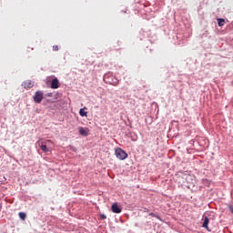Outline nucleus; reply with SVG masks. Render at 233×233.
I'll return each instance as SVG.
<instances>
[{"label": "nucleus", "instance_id": "nucleus-1", "mask_svg": "<svg viewBox=\"0 0 233 233\" xmlns=\"http://www.w3.org/2000/svg\"><path fill=\"white\" fill-rule=\"evenodd\" d=\"M103 79L107 85H113V86H117V85H119V79H117L112 73H106Z\"/></svg>", "mask_w": 233, "mask_h": 233}, {"label": "nucleus", "instance_id": "nucleus-2", "mask_svg": "<svg viewBox=\"0 0 233 233\" xmlns=\"http://www.w3.org/2000/svg\"><path fill=\"white\" fill-rule=\"evenodd\" d=\"M115 155L116 157H117V159H119L120 161H125V159L128 157V154L120 147L115 149Z\"/></svg>", "mask_w": 233, "mask_h": 233}, {"label": "nucleus", "instance_id": "nucleus-3", "mask_svg": "<svg viewBox=\"0 0 233 233\" xmlns=\"http://www.w3.org/2000/svg\"><path fill=\"white\" fill-rule=\"evenodd\" d=\"M38 147H40L41 150L44 151L46 154L50 152V147H48L46 145L48 143H52V140H46V142H37Z\"/></svg>", "mask_w": 233, "mask_h": 233}, {"label": "nucleus", "instance_id": "nucleus-4", "mask_svg": "<svg viewBox=\"0 0 233 233\" xmlns=\"http://www.w3.org/2000/svg\"><path fill=\"white\" fill-rule=\"evenodd\" d=\"M44 97L45 96H44V94L42 93V91H36L35 96H33L35 103H37V104L41 103V101H43Z\"/></svg>", "mask_w": 233, "mask_h": 233}, {"label": "nucleus", "instance_id": "nucleus-5", "mask_svg": "<svg viewBox=\"0 0 233 233\" xmlns=\"http://www.w3.org/2000/svg\"><path fill=\"white\" fill-rule=\"evenodd\" d=\"M111 210L112 212H114V214H121L123 209L121 208V207H119V205H117V202H115L111 206Z\"/></svg>", "mask_w": 233, "mask_h": 233}, {"label": "nucleus", "instance_id": "nucleus-6", "mask_svg": "<svg viewBox=\"0 0 233 233\" xmlns=\"http://www.w3.org/2000/svg\"><path fill=\"white\" fill-rule=\"evenodd\" d=\"M78 131L80 136H83L84 137H86V136H88V132H90V129H88V127H78Z\"/></svg>", "mask_w": 233, "mask_h": 233}, {"label": "nucleus", "instance_id": "nucleus-7", "mask_svg": "<svg viewBox=\"0 0 233 233\" xmlns=\"http://www.w3.org/2000/svg\"><path fill=\"white\" fill-rule=\"evenodd\" d=\"M59 79L57 78H54L52 81H51V88H53V90H56L57 88H59Z\"/></svg>", "mask_w": 233, "mask_h": 233}, {"label": "nucleus", "instance_id": "nucleus-8", "mask_svg": "<svg viewBox=\"0 0 233 233\" xmlns=\"http://www.w3.org/2000/svg\"><path fill=\"white\" fill-rule=\"evenodd\" d=\"M22 86H23L24 88H25V89L33 88V87H34V83H32V81H30V80H27V81L24 82V83L22 84Z\"/></svg>", "mask_w": 233, "mask_h": 233}, {"label": "nucleus", "instance_id": "nucleus-9", "mask_svg": "<svg viewBox=\"0 0 233 233\" xmlns=\"http://www.w3.org/2000/svg\"><path fill=\"white\" fill-rule=\"evenodd\" d=\"M86 110V106L83 108H80L79 115L81 116V117H88V112Z\"/></svg>", "mask_w": 233, "mask_h": 233}, {"label": "nucleus", "instance_id": "nucleus-10", "mask_svg": "<svg viewBox=\"0 0 233 233\" xmlns=\"http://www.w3.org/2000/svg\"><path fill=\"white\" fill-rule=\"evenodd\" d=\"M208 223H209L208 217H204V221H203L202 227L204 228H206L207 230H208Z\"/></svg>", "mask_w": 233, "mask_h": 233}, {"label": "nucleus", "instance_id": "nucleus-11", "mask_svg": "<svg viewBox=\"0 0 233 233\" xmlns=\"http://www.w3.org/2000/svg\"><path fill=\"white\" fill-rule=\"evenodd\" d=\"M217 21H218V26H225V19L218 18Z\"/></svg>", "mask_w": 233, "mask_h": 233}, {"label": "nucleus", "instance_id": "nucleus-12", "mask_svg": "<svg viewBox=\"0 0 233 233\" xmlns=\"http://www.w3.org/2000/svg\"><path fill=\"white\" fill-rule=\"evenodd\" d=\"M18 216H19L20 219H22L23 221H25V219H26V213H25V212H20L18 214Z\"/></svg>", "mask_w": 233, "mask_h": 233}, {"label": "nucleus", "instance_id": "nucleus-13", "mask_svg": "<svg viewBox=\"0 0 233 233\" xmlns=\"http://www.w3.org/2000/svg\"><path fill=\"white\" fill-rule=\"evenodd\" d=\"M149 216H152V218H156L157 219H159V221H161V217H159V215H156L155 213H149Z\"/></svg>", "mask_w": 233, "mask_h": 233}, {"label": "nucleus", "instance_id": "nucleus-14", "mask_svg": "<svg viewBox=\"0 0 233 233\" xmlns=\"http://www.w3.org/2000/svg\"><path fill=\"white\" fill-rule=\"evenodd\" d=\"M53 50H54L55 52H57V50H59V47H58L57 46H53Z\"/></svg>", "mask_w": 233, "mask_h": 233}, {"label": "nucleus", "instance_id": "nucleus-15", "mask_svg": "<svg viewBox=\"0 0 233 233\" xmlns=\"http://www.w3.org/2000/svg\"><path fill=\"white\" fill-rule=\"evenodd\" d=\"M228 208H229L231 214H233V207H232V205H229V206H228Z\"/></svg>", "mask_w": 233, "mask_h": 233}, {"label": "nucleus", "instance_id": "nucleus-16", "mask_svg": "<svg viewBox=\"0 0 233 233\" xmlns=\"http://www.w3.org/2000/svg\"><path fill=\"white\" fill-rule=\"evenodd\" d=\"M102 219H106V216L101 215Z\"/></svg>", "mask_w": 233, "mask_h": 233}, {"label": "nucleus", "instance_id": "nucleus-17", "mask_svg": "<svg viewBox=\"0 0 233 233\" xmlns=\"http://www.w3.org/2000/svg\"><path fill=\"white\" fill-rule=\"evenodd\" d=\"M73 150H75V151H76V148H73Z\"/></svg>", "mask_w": 233, "mask_h": 233}]
</instances>
